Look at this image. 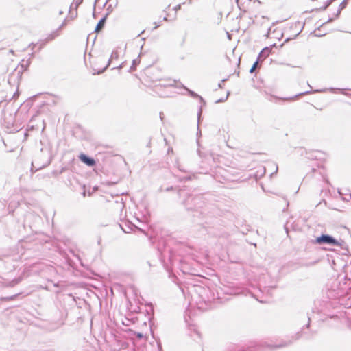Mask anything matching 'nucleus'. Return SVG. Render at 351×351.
Returning a JSON list of instances; mask_svg holds the SVG:
<instances>
[{
  "label": "nucleus",
  "mask_w": 351,
  "mask_h": 351,
  "mask_svg": "<svg viewBox=\"0 0 351 351\" xmlns=\"http://www.w3.org/2000/svg\"><path fill=\"white\" fill-rule=\"evenodd\" d=\"M80 160L84 162V164L87 165L88 166L92 167L95 165V161L94 159L88 157L84 154H81L79 156Z\"/></svg>",
  "instance_id": "nucleus-4"
},
{
  "label": "nucleus",
  "mask_w": 351,
  "mask_h": 351,
  "mask_svg": "<svg viewBox=\"0 0 351 351\" xmlns=\"http://www.w3.org/2000/svg\"><path fill=\"white\" fill-rule=\"evenodd\" d=\"M330 3V0H310L309 6L312 10L319 11L326 9Z\"/></svg>",
  "instance_id": "nucleus-1"
},
{
  "label": "nucleus",
  "mask_w": 351,
  "mask_h": 351,
  "mask_svg": "<svg viewBox=\"0 0 351 351\" xmlns=\"http://www.w3.org/2000/svg\"><path fill=\"white\" fill-rule=\"evenodd\" d=\"M106 23V17H103L99 21V23H97L96 27H95V32H100L104 26V24Z\"/></svg>",
  "instance_id": "nucleus-5"
},
{
  "label": "nucleus",
  "mask_w": 351,
  "mask_h": 351,
  "mask_svg": "<svg viewBox=\"0 0 351 351\" xmlns=\"http://www.w3.org/2000/svg\"><path fill=\"white\" fill-rule=\"evenodd\" d=\"M258 61H256V62L254 63L253 66H252V68L250 69V72H251V73H252V72H254V70L256 69V66H257V65H258Z\"/></svg>",
  "instance_id": "nucleus-9"
},
{
  "label": "nucleus",
  "mask_w": 351,
  "mask_h": 351,
  "mask_svg": "<svg viewBox=\"0 0 351 351\" xmlns=\"http://www.w3.org/2000/svg\"><path fill=\"white\" fill-rule=\"evenodd\" d=\"M58 36H59L58 32H55L53 34H51L47 37L46 40L51 41V40H53L56 37H57Z\"/></svg>",
  "instance_id": "nucleus-6"
},
{
  "label": "nucleus",
  "mask_w": 351,
  "mask_h": 351,
  "mask_svg": "<svg viewBox=\"0 0 351 351\" xmlns=\"http://www.w3.org/2000/svg\"><path fill=\"white\" fill-rule=\"evenodd\" d=\"M180 9V5H177L176 6H174L173 8L171 7V5H169L167 8L165 12L167 14L165 16H163V21H171L176 18L177 11Z\"/></svg>",
  "instance_id": "nucleus-3"
},
{
  "label": "nucleus",
  "mask_w": 351,
  "mask_h": 351,
  "mask_svg": "<svg viewBox=\"0 0 351 351\" xmlns=\"http://www.w3.org/2000/svg\"><path fill=\"white\" fill-rule=\"evenodd\" d=\"M315 243L318 244L328 243L337 246H340L341 244L336 239L329 235L323 234L315 239Z\"/></svg>",
  "instance_id": "nucleus-2"
},
{
  "label": "nucleus",
  "mask_w": 351,
  "mask_h": 351,
  "mask_svg": "<svg viewBox=\"0 0 351 351\" xmlns=\"http://www.w3.org/2000/svg\"><path fill=\"white\" fill-rule=\"evenodd\" d=\"M176 84V81L173 79H169L167 83L164 84V86H175Z\"/></svg>",
  "instance_id": "nucleus-7"
},
{
  "label": "nucleus",
  "mask_w": 351,
  "mask_h": 351,
  "mask_svg": "<svg viewBox=\"0 0 351 351\" xmlns=\"http://www.w3.org/2000/svg\"><path fill=\"white\" fill-rule=\"evenodd\" d=\"M138 337L141 338V337H142V335L141 334H138Z\"/></svg>",
  "instance_id": "nucleus-10"
},
{
  "label": "nucleus",
  "mask_w": 351,
  "mask_h": 351,
  "mask_svg": "<svg viewBox=\"0 0 351 351\" xmlns=\"http://www.w3.org/2000/svg\"><path fill=\"white\" fill-rule=\"evenodd\" d=\"M83 0H73L72 6L77 9V7L82 3Z\"/></svg>",
  "instance_id": "nucleus-8"
}]
</instances>
